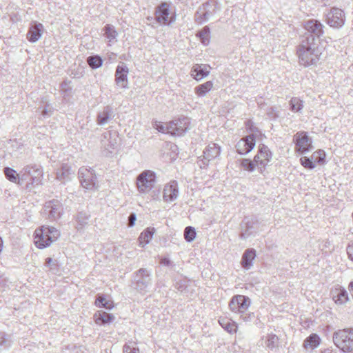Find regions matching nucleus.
I'll list each match as a JSON object with an SVG mask.
<instances>
[{
	"instance_id": "1",
	"label": "nucleus",
	"mask_w": 353,
	"mask_h": 353,
	"mask_svg": "<svg viewBox=\"0 0 353 353\" xmlns=\"http://www.w3.org/2000/svg\"><path fill=\"white\" fill-rule=\"evenodd\" d=\"M324 48L321 43L308 42L301 40L297 47L299 63L304 66L316 65L319 61Z\"/></svg>"
},
{
	"instance_id": "2",
	"label": "nucleus",
	"mask_w": 353,
	"mask_h": 353,
	"mask_svg": "<svg viewBox=\"0 0 353 353\" xmlns=\"http://www.w3.org/2000/svg\"><path fill=\"white\" fill-rule=\"evenodd\" d=\"M334 345L344 353H353V328L339 330L334 332Z\"/></svg>"
},
{
	"instance_id": "3",
	"label": "nucleus",
	"mask_w": 353,
	"mask_h": 353,
	"mask_svg": "<svg viewBox=\"0 0 353 353\" xmlns=\"http://www.w3.org/2000/svg\"><path fill=\"white\" fill-rule=\"evenodd\" d=\"M303 28L305 32L302 40H308V42L321 43V39L324 34L325 26L316 19H310L304 22Z\"/></svg>"
},
{
	"instance_id": "4",
	"label": "nucleus",
	"mask_w": 353,
	"mask_h": 353,
	"mask_svg": "<svg viewBox=\"0 0 353 353\" xmlns=\"http://www.w3.org/2000/svg\"><path fill=\"white\" fill-rule=\"evenodd\" d=\"M156 174L152 170H145L137 177V186L140 193L146 194L154 186L156 183Z\"/></svg>"
},
{
	"instance_id": "5",
	"label": "nucleus",
	"mask_w": 353,
	"mask_h": 353,
	"mask_svg": "<svg viewBox=\"0 0 353 353\" xmlns=\"http://www.w3.org/2000/svg\"><path fill=\"white\" fill-rule=\"evenodd\" d=\"M132 284L134 288L139 292H146L152 285V277L150 271L145 268H140L134 273Z\"/></svg>"
},
{
	"instance_id": "6",
	"label": "nucleus",
	"mask_w": 353,
	"mask_h": 353,
	"mask_svg": "<svg viewBox=\"0 0 353 353\" xmlns=\"http://www.w3.org/2000/svg\"><path fill=\"white\" fill-rule=\"evenodd\" d=\"M250 305L251 299L248 296L237 294L230 299L229 308L233 313L240 314L246 312Z\"/></svg>"
},
{
	"instance_id": "7",
	"label": "nucleus",
	"mask_w": 353,
	"mask_h": 353,
	"mask_svg": "<svg viewBox=\"0 0 353 353\" xmlns=\"http://www.w3.org/2000/svg\"><path fill=\"white\" fill-rule=\"evenodd\" d=\"M190 128V119L182 117L174 119L167 124V132L174 136H183Z\"/></svg>"
},
{
	"instance_id": "8",
	"label": "nucleus",
	"mask_w": 353,
	"mask_h": 353,
	"mask_svg": "<svg viewBox=\"0 0 353 353\" xmlns=\"http://www.w3.org/2000/svg\"><path fill=\"white\" fill-rule=\"evenodd\" d=\"M221 148L216 143H212L209 144L203 150V155L199 157L197 164L201 169H205L208 165V163L219 156Z\"/></svg>"
},
{
	"instance_id": "9",
	"label": "nucleus",
	"mask_w": 353,
	"mask_h": 353,
	"mask_svg": "<svg viewBox=\"0 0 353 353\" xmlns=\"http://www.w3.org/2000/svg\"><path fill=\"white\" fill-rule=\"evenodd\" d=\"M215 14V5L212 1H207L200 6L194 14V21L199 24L206 22Z\"/></svg>"
},
{
	"instance_id": "10",
	"label": "nucleus",
	"mask_w": 353,
	"mask_h": 353,
	"mask_svg": "<svg viewBox=\"0 0 353 353\" xmlns=\"http://www.w3.org/2000/svg\"><path fill=\"white\" fill-rule=\"evenodd\" d=\"M294 142L296 145L295 152L299 154L306 153L312 148V139L304 131L298 132L294 134Z\"/></svg>"
},
{
	"instance_id": "11",
	"label": "nucleus",
	"mask_w": 353,
	"mask_h": 353,
	"mask_svg": "<svg viewBox=\"0 0 353 353\" xmlns=\"http://www.w3.org/2000/svg\"><path fill=\"white\" fill-rule=\"evenodd\" d=\"M43 176V170L40 165H27L21 171V180H27L28 177L31 180V184L38 185Z\"/></svg>"
},
{
	"instance_id": "12",
	"label": "nucleus",
	"mask_w": 353,
	"mask_h": 353,
	"mask_svg": "<svg viewBox=\"0 0 353 353\" xmlns=\"http://www.w3.org/2000/svg\"><path fill=\"white\" fill-rule=\"evenodd\" d=\"M63 212L61 203L58 200H51L46 202L43 208V214L50 220L59 219Z\"/></svg>"
},
{
	"instance_id": "13",
	"label": "nucleus",
	"mask_w": 353,
	"mask_h": 353,
	"mask_svg": "<svg viewBox=\"0 0 353 353\" xmlns=\"http://www.w3.org/2000/svg\"><path fill=\"white\" fill-rule=\"evenodd\" d=\"M259 222L255 218L245 217L240 224L241 232L239 237L247 239L256 233Z\"/></svg>"
},
{
	"instance_id": "14",
	"label": "nucleus",
	"mask_w": 353,
	"mask_h": 353,
	"mask_svg": "<svg viewBox=\"0 0 353 353\" xmlns=\"http://www.w3.org/2000/svg\"><path fill=\"white\" fill-rule=\"evenodd\" d=\"M272 157V154L268 147L264 144H260L258 153L254 157V162H256L260 172H263L266 165L270 162Z\"/></svg>"
},
{
	"instance_id": "15",
	"label": "nucleus",
	"mask_w": 353,
	"mask_h": 353,
	"mask_svg": "<svg viewBox=\"0 0 353 353\" xmlns=\"http://www.w3.org/2000/svg\"><path fill=\"white\" fill-rule=\"evenodd\" d=\"M79 178L83 188L92 190L96 186L97 176L91 168H81L79 170Z\"/></svg>"
},
{
	"instance_id": "16",
	"label": "nucleus",
	"mask_w": 353,
	"mask_h": 353,
	"mask_svg": "<svg viewBox=\"0 0 353 353\" xmlns=\"http://www.w3.org/2000/svg\"><path fill=\"white\" fill-rule=\"evenodd\" d=\"M327 23L332 28H340L345 21L343 10L338 8H332L326 14Z\"/></svg>"
},
{
	"instance_id": "17",
	"label": "nucleus",
	"mask_w": 353,
	"mask_h": 353,
	"mask_svg": "<svg viewBox=\"0 0 353 353\" xmlns=\"http://www.w3.org/2000/svg\"><path fill=\"white\" fill-rule=\"evenodd\" d=\"M255 135L251 134L240 139L236 145V152L239 154L245 155L250 152L255 146Z\"/></svg>"
},
{
	"instance_id": "18",
	"label": "nucleus",
	"mask_w": 353,
	"mask_h": 353,
	"mask_svg": "<svg viewBox=\"0 0 353 353\" xmlns=\"http://www.w3.org/2000/svg\"><path fill=\"white\" fill-rule=\"evenodd\" d=\"M129 69L125 63H121L117 67L115 72L116 84L121 88H128V74Z\"/></svg>"
},
{
	"instance_id": "19",
	"label": "nucleus",
	"mask_w": 353,
	"mask_h": 353,
	"mask_svg": "<svg viewBox=\"0 0 353 353\" xmlns=\"http://www.w3.org/2000/svg\"><path fill=\"white\" fill-rule=\"evenodd\" d=\"M34 239L35 245L39 249L47 248L52 243L51 237L49 236V233L47 232L45 226L35 230Z\"/></svg>"
},
{
	"instance_id": "20",
	"label": "nucleus",
	"mask_w": 353,
	"mask_h": 353,
	"mask_svg": "<svg viewBox=\"0 0 353 353\" xmlns=\"http://www.w3.org/2000/svg\"><path fill=\"white\" fill-rule=\"evenodd\" d=\"M170 14L169 6L167 3H161L155 10V23L160 25L168 24V16Z\"/></svg>"
},
{
	"instance_id": "21",
	"label": "nucleus",
	"mask_w": 353,
	"mask_h": 353,
	"mask_svg": "<svg viewBox=\"0 0 353 353\" xmlns=\"http://www.w3.org/2000/svg\"><path fill=\"white\" fill-rule=\"evenodd\" d=\"M178 196L179 187L176 181H172L164 186L163 198L165 201H173L177 199Z\"/></svg>"
},
{
	"instance_id": "22",
	"label": "nucleus",
	"mask_w": 353,
	"mask_h": 353,
	"mask_svg": "<svg viewBox=\"0 0 353 353\" xmlns=\"http://www.w3.org/2000/svg\"><path fill=\"white\" fill-rule=\"evenodd\" d=\"M44 30L43 24L34 21L29 28L27 39L31 43L37 41L41 37Z\"/></svg>"
},
{
	"instance_id": "23",
	"label": "nucleus",
	"mask_w": 353,
	"mask_h": 353,
	"mask_svg": "<svg viewBox=\"0 0 353 353\" xmlns=\"http://www.w3.org/2000/svg\"><path fill=\"white\" fill-rule=\"evenodd\" d=\"M211 67L208 64H194L191 69V75L193 79L200 81L208 76Z\"/></svg>"
},
{
	"instance_id": "24",
	"label": "nucleus",
	"mask_w": 353,
	"mask_h": 353,
	"mask_svg": "<svg viewBox=\"0 0 353 353\" xmlns=\"http://www.w3.org/2000/svg\"><path fill=\"white\" fill-rule=\"evenodd\" d=\"M114 117L113 108L109 105L104 107L97 114V123L99 125H103L108 123Z\"/></svg>"
},
{
	"instance_id": "25",
	"label": "nucleus",
	"mask_w": 353,
	"mask_h": 353,
	"mask_svg": "<svg viewBox=\"0 0 353 353\" xmlns=\"http://www.w3.org/2000/svg\"><path fill=\"white\" fill-rule=\"evenodd\" d=\"M331 295L333 301L338 305H342L349 301V296L347 290L339 286L332 290Z\"/></svg>"
},
{
	"instance_id": "26",
	"label": "nucleus",
	"mask_w": 353,
	"mask_h": 353,
	"mask_svg": "<svg viewBox=\"0 0 353 353\" xmlns=\"http://www.w3.org/2000/svg\"><path fill=\"white\" fill-rule=\"evenodd\" d=\"M256 257V251L253 248L247 249L241 259V265L245 270H249L253 265V261Z\"/></svg>"
},
{
	"instance_id": "27",
	"label": "nucleus",
	"mask_w": 353,
	"mask_h": 353,
	"mask_svg": "<svg viewBox=\"0 0 353 353\" xmlns=\"http://www.w3.org/2000/svg\"><path fill=\"white\" fill-rule=\"evenodd\" d=\"M94 318L97 324L104 325L111 323L114 319V316L112 314L103 311H99L98 313L94 315Z\"/></svg>"
},
{
	"instance_id": "28",
	"label": "nucleus",
	"mask_w": 353,
	"mask_h": 353,
	"mask_svg": "<svg viewBox=\"0 0 353 353\" xmlns=\"http://www.w3.org/2000/svg\"><path fill=\"white\" fill-rule=\"evenodd\" d=\"M155 229L154 228H147L140 234L139 237V245L144 247L149 243L153 237Z\"/></svg>"
},
{
	"instance_id": "29",
	"label": "nucleus",
	"mask_w": 353,
	"mask_h": 353,
	"mask_svg": "<svg viewBox=\"0 0 353 353\" xmlns=\"http://www.w3.org/2000/svg\"><path fill=\"white\" fill-rule=\"evenodd\" d=\"M321 343V339L316 334H311L303 341V347L305 348L310 347L314 349L317 347Z\"/></svg>"
},
{
	"instance_id": "30",
	"label": "nucleus",
	"mask_w": 353,
	"mask_h": 353,
	"mask_svg": "<svg viewBox=\"0 0 353 353\" xmlns=\"http://www.w3.org/2000/svg\"><path fill=\"white\" fill-rule=\"evenodd\" d=\"M95 305L98 307H104L108 310H111L114 306L113 302L107 300L105 295L103 294H97L95 300Z\"/></svg>"
},
{
	"instance_id": "31",
	"label": "nucleus",
	"mask_w": 353,
	"mask_h": 353,
	"mask_svg": "<svg viewBox=\"0 0 353 353\" xmlns=\"http://www.w3.org/2000/svg\"><path fill=\"white\" fill-rule=\"evenodd\" d=\"M220 325L228 332L235 333L237 330V325L235 322L226 318H221L219 320Z\"/></svg>"
},
{
	"instance_id": "32",
	"label": "nucleus",
	"mask_w": 353,
	"mask_h": 353,
	"mask_svg": "<svg viewBox=\"0 0 353 353\" xmlns=\"http://www.w3.org/2000/svg\"><path fill=\"white\" fill-rule=\"evenodd\" d=\"M90 215L84 212H79L76 216V221L77 222V229L78 230L83 229L88 225Z\"/></svg>"
},
{
	"instance_id": "33",
	"label": "nucleus",
	"mask_w": 353,
	"mask_h": 353,
	"mask_svg": "<svg viewBox=\"0 0 353 353\" xmlns=\"http://www.w3.org/2000/svg\"><path fill=\"white\" fill-rule=\"evenodd\" d=\"M196 36L199 38L200 41L204 46H208L210 41V29L208 26L203 27L196 33Z\"/></svg>"
},
{
	"instance_id": "34",
	"label": "nucleus",
	"mask_w": 353,
	"mask_h": 353,
	"mask_svg": "<svg viewBox=\"0 0 353 353\" xmlns=\"http://www.w3.org/2000/svg\"><path fill=\"white\" fill-rule=\"evenodd\" d=\"M213 87V83L208 81L195 87L194 92L199 97H204Z\"/></svg>"
},
{
	"instance_id": "35",
	"label": "nucleus",
	"mask_w": 353,
	"mask_h": 353,
	"mask_svg": "<svg viewBox=\"0 0 353 353\" xmlns=\"http://www.w3.org/2000/svg\"><path fill=\"white\" fill-rule=\"evenodd\" d=\"M109 137L108 143L105 145L106 150L112 152V150H114L118 145V136L116 132L112 133L108 132L104 135V138Z\"/></svg>"
},
{
	"instance_id": "36",
	"label": "nucleus",
	"mask_w": 353,
	"mask_h": 353,
	"mask_svg": "<svg viewBox=\"0 0 353 353\" xmlns=\"http://www.w3.org/2000/svg\"><path fill=\"white\" fill-rule=\"evenodd\" d=\"M4 174L8 180L13 183H20L21 178L19 174L17 173L16 170L10 168L6 167L3 169Z\"/></svg>"
},
{
	"instance_id": "37",
	"label": "nucleus",
	"mask_w": 353,
	"mask_h": 353,
	"mask_svg": "<svg viewBox=\"0 0 353 353\" xmlns=\"http://www.w3.org/2000/svg\"><path fill=\"white\" fill-rule=\"evenodd\" d=\"M71 174L70 167L68 164H63L57 172V179L61 181L67 180Z\"/></svg>"
},
{
	"instance_id": "38",
	"label": "nucleus",
	"mask_w": 353,
	"mask_h": 353,
	"mask_svg": "<svg viewBox=\"0 0 353 353\" xmlns=\"http://www.w3.org/2000/svg\"><path fill=\"white\" fill-rule=\"evenodd\" d=\"M86 61L88 65L93 70L97 69L103 65V59L99 55L89 56Z\"/></svg>"
},
{
	"instance_id": "39",
	"label": "nucleus",
	"mask_w": 353,
	"mask_h": 353,
	"mask_svg": "<svg viewBox=\"0 0 353 353\" xmlns=\"http://www.w3.org/2000/svg\"><path fill=\"white\" fill-rule=\"evenodd\" d=\"M265 345L271 350H275L279 347V338L276 334H268L266 337Z\"/></svg>"
},
{
	"instance_id": "40",
	"label": "nucleus",
	"mask_w": 353,
	"mask_h": 353,
	"mask_svg": "<svg viewBox=\"0 0 353 353\" xmlns=\"http://www.w3.org/2000/svg\"><path fill=\"white\" fill-rule=\"evenodd\" d=\"M303 108V101L298 97H292L290 101V110L294 112H299Z\"/></svg>"
},
{
	"instance_id": "41",
	"label": "nucleus",
	"mask_w": 353,
	"mask_h": 353,
	"mask_svg": "<svg viewBox=\"0 0 353 353\" xmlns=\"http://www.w3.org/2000/svg\"><path fill=\"white\" fill-rule=\"evenodd\" d=\"M104 34L110 42L114 41L118 35L114 27L112 25L107 24L104 28Z\"/></svg>"
},
{
	"instance_id": "42",
	"label": "nucleus",
	"mask_w": 353,
	"mask_h": 353,
	"mask_svg": "<svg viewBox=\"0 0 353 353\" xmlns=\"http://www.w3.org/2000/svg\"><path fill=\"white\" fill-rule=\"evenodd\" d=\"M314 162L319 164H324L325 162V152L323 150L314 152L312 155Z\"/></svg>"
},
{
	"instance_id": "43",
	"label": "nucleus",
	"mask_w": 353,
	"mask_h": 353,
	"mask_svg": "<svg viewBox=\"0 0 353 353\" xmlns=\"http://www.w3.org/2000/svg\"><path fill=\"white\" fill-rule=\"evenodd\" d=\"M196 230L192 226H188L184 230V238L188 242H192L196 237Z\"/></svg>"
},
{
	"instance_id": "44",
	"label": "nucleus",
	"mask_w": 353,
	"mask_h": 353,
	"mask_svg": "<svg viewBox=\"0 0 353 353\" xmlns=\"http://www.w3.org/2000/svg\"><path fill=\"white\" fill-rule=\"evenodd\" d=\"M241 165L244 170L248 172H253L255 170L256 166H257L256 162H254V159L251 161L249 159H242Z\"/></svg>"
},
{
	"instance_id": "45",
	"label": "nucleus",
	"mask_w": 353,
	"mask_h": 353,
	"mask_svg": "<svg viewBox=\"0 0 353 353\" xmlns=\"http://www.w3.org/2000/svg\"><path fill=\"white\" fill-rule=\"evenodd\" d=\"M10 336L3 332H0V347L9 348L11 346Z\"/></svg>"
},
{
	"instance_id": "46",
	"label": "nucleus",
	"mask_w": 353,
	"mask_h": 353,
	"mask_svg": "<svg viewBox=\"0 0 353 353\" xmlns=\"http://www.w3.org/2000/svg\"><path fill=\"white\" fill-rule=\"evenodd\" d=\"M301 164L308 170H312L315 168V163L312 159V157L311 158L307 157H303L300 159Z\"/></svg>"
},
{
	"instance_id": "47",
	"label": "nucleus",
	"mask_w": 353,
	"mask_h": 353,
	"mask_svg": "<svg viewBox=\"0 0 353 353\" xmlns=\"http://www.w3.org/2000/svg\"><path fill=\"white\" fill-rule=\"evenodd\" d=\"M190 283V280H181L176 283L175 288L178 291L181 292L183 294H187L188 292V283Z\"/></svg>"
},
{
	"instance_id": "48",
	"label": "nucleus",
	"mask_w": 353,
	"mask_h": 353,
	"mask_svg": "<svg viewBox=\"0 0 353 353\" xmlns=\"http://www.w3.org/2000/svg\"><path fill=\"white\" fill-rule=\"evenodd\" d=\"M123 353H139V350L134 343H126L123 347Z\"/></svg>"
},
{
	"instance_id": "49",
	"label": "nucleus",
	"mask_w": 353,
	"mask_h": 353,
	"mask_svg": "<svg viewBox=\"0 0 353 353\" xmlns=\"http://www.w3.org/2000/svg\"><path fill=\"white\" fill-rule=\"evenodd\" d=\"M47 232L49 233V236L51 237L52 242L57 240L59 236V232L54 227H46Z\"/></svg>"
},
{
	"instance_id": "50",
	"label": "nucleus",
	"mask_w": 353,
	"mask_h": 353,
	"mask_svg": "<svg viewBox=\"0 0 353 353\" xmlns=\"http://www.w3.org/2000/svg\"><path fill=\"white\" fill-rule=\"evenodd\" d=\"M240 318L244 321V322H251L255 319V314L254 312H248L247 313H241L239 314Z\"/></svg>"
},
{
	"instance_id": "51",
	"label": "nucleus",
	"mask_w": 353,
	"mask_h": 353,
	"mask_svg": "<svg viewBox=\"0 0 353 353\" xmlns=\"http://www.w3.org/2000/svg\"><path fill=\"white\" fill-rule=\"evenodd\" d=\"M137 220V215L134 212H131L128 216V226L131 228L134 225Z\"/></svg>"
},
{
	"instance_id": "52",
	"label": "nucleus",
	"mask_w": 353,
	"mask_h": 353,
	"mask_svg": "<svg viewBox=\"0 0 353 353\" xmlns=\"http://www.w3.org/2000/svg\"><path fill=\"white\" fill-rule=\"evenodd\" d=\"M45 265H46V266L50 267V270H53L54 269L53 266L54 267L57 266V261L56 260L53 261L52 258L48 257L46 259Z\"/></svg>"
},
{
	"instance_id": "53",
	"label": "nucleus",
	"mask_w": 353,
	"mask_h": 353,
	"mask_svg": "<svg viewBox=\"0 0 353 353\" xmlns=\"http://www.w3.org/2000/svg\"><path fill=\"white\" fill-rule=\"evenodd\" d=\"M245 126L248 129L250 130V131H251L253 133L254 132H259V129L253 125V123L250 120H248L246 121Z\"/></svg>"
},
{
	"instance_id": "54",
	"label": "nucleus",
	"mask_w": 353,
	"mask_h": 353,
	"mask_svg": "<svg viewBox=\"0 0 353 353\" xmlns=\"http://www.w3.org/2000/svg\"><path fill=\"white\" fill-rule=\"evenodd\" d=\"M154 128L161 132L163 133H168L167 132V125L164 126L163 125L161 124L159 122L156 121Z\"/></svg>"
},
{
	"instance_id": "55",
	"label": "nucleus",
	"mask_w": 353,
	"mask_h": 353,
	"mask_svg": "<svg viewBox=\"0 0 353 353\" xmlns=\"http://www.w3.org/2000/svg\"><path fill=\"white\" fill-rule=\"evenodd\" d=\"M268 115L270 118H276V117H278V113L276 112V108H273V107L270 108V110L268 112Z\"/></svg>"
},
{
	"instance_id": "56",
	"label": "nucleus",
	"mask_w": 353,
	"mask_h": 353,
	"mask_svg": "<svg viewBox=\"0 0 353 353\" xmlns=\"http://www.w3.org/2000/svg\"><path fill=\"white\" fill-rule=\"evenodd\" d=\"M347 253L350 259L353 261V243L347 247Z\"/></svg>"
},
{
	"instance_id": "57",
	"label": "nucleus",
	"mask_w": 353,
	"mask_h": 353,
	"mask_svg": "<svg viewBox=\"0 0 353 353\" xmlns=\"http://www.w3.org/2000/svg\"><path fill=\"white\" fill-rule=\"evenodd\" d=\"M51 112V108H50V105H46L43 109L41 110V114L42 116L46 117Z\"/></svg>"
},
{
	"instance_id": "58",
	"label": "nucleus",
	"mask_w": 353,
	"mask_h": 353,
	"mask_svg": "<svg viewBox=\"0 0 353 353\" xmlns=\"http://www.w3.org/2000/svg\"><path fill=\"white\" fill-rule=\"evenodd\" d=\"M161 264L165 266H169L171 264V261L167 257H163L161 260Z\"/></svg>"
},
{
	"instance_id": "59",
	"label": "nucleus",
	"mask_w": 353,
	"mask_h": 353,
	"mask_svg": "<svg viewBox=\"0 0 353 353\" xmlns=\"http://www.w3.org/2000/svg\"><path fill=\"white\" fill-rule=\"evenodd\" d=\"M349 290L352 294V298H353V281H351L349 284Z\"/></svg>"
},
{
	"instance_id": "60",
	"label": "nucleus",
	"mask_w": 353,
	"mask_h": 353,
	"mask_svg": "<svg viewBox=\"0 0 353 353\" xmlns=\"http://www.w3.org/2000/svg\"><path fill=\"white\" fill-rule=\"evenodd\" d=\"M3 245V241L2 238H1V237H0V253H1V251H2Z\"/></svg>"
},
{
	"instance_id": "61",
	"label": "nucleus",
	"mask_w": 353,
	"mask_h": 353,
	"mask_svg": "<svg viewBox=\"0 0 353 353\" xmlns=\"http://www.w3.org/2000/svg\"><path fill=\"white\" fill-rule=\"evenodd\" d=\"M147 20L152 22V21H154V18H153L152 17H147Z\"/></svg>"
}]
</instances>
